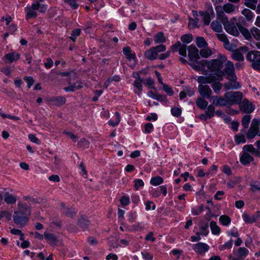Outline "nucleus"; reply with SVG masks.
<instances>
[{
  "mask_svg": "<svg viewBox=\"0 0 260 260\" xmlns=\"http://www.w3.org/2000/svg\"><path fill=\"white\" fill-rule=\"evenodd\" d=\"M30 214V206L25 203L19 202L17 210L14 211L13 216L14 223L20 227L24 226L28 222Z\"/></svg>",
  "mask_w": 260,
  "mask_h": 260,
  "instance_id": "obj_1",
  "label": "nucleus"
},
{
  "mask_svg": "<svg viewBox=\"0 0 260 260\" xmlns=\"http://www.w3.org/2000/svg\"><path fill=\"white\" fill-rule=\"evenodd\" d=\"M226 60L225 56L219 54L216 59H211L209 61L208 69L212 72H215L214 74L217 77L218 81H221L224 75L223 71L221 69L223 67V64Z\"/></svg>",
  "mask_w": 260,
  "mask_h": 260,
  "instance_id": "obj_2",
  "label": "nucleus"
},
{
  "mask_svg": "<svg viewBox=\"0 0 260 260\" xmlns=\"http://www.w3.org/2000/svg\"><path fill=\"white\" fill-rule=\"evenodd\" d=\"M47 8V6L45 4H41L39 3H33L30 7L27 6L25 8L26 19L28 20L36 18L37 16L36 10H39L41 13H44L46 11Z\"/></svg>",
  "mask_w": 260,
  "mask_h": 260,
  "instance_id": "obj_3",
  "label": "nucleus"
},
{
  "mask_svg": "<svg viewBox=\"0 0 260 260\" xmlns=\"http://www.w3.org/2000/svg\"><path fill=\"white\" fill-rule=\"evenodd\" d=\"M219 19L221 20L228 33L234 36H238L239 35V29L235 25V23L237 22V19L235 17L232 18L230 20H229L228 17Z\"/></svg>",
  "mask_w": 260,
  "mask_h": 260,
  "instance_id": "obj_4",
  "label": "nucleus"
},
{
  "mask_svg": "<svg viewBox=\"0 0 260 260\" xmlns=\"http://www.w3.org/2000/svg\"><path fill=\"white\" fill-rule=\"evenodd\" d=\"M236 7L231 3H227L221 6H216L215 10L218 19H222L228 17L225 13L230 14L235 11Z\"/></svg>",
  "mask_w": 260,
  "mask_h": 260,
  "instance_id": "obj_5",
  "label": "nucleus"
},
{
  "mask_svg": "<svg viewBox=\"0 0 260 260\" xmlns=\"http://www.w3.org/2000/svg\"><path fill=\"white\" fill-rule=\"evenodd\" d=\"M225 93L229 106L239 104L243 96V93L240 91H228Z\"/></svg>",
  "mask_w": 260,
  "mask_h": 260,
  "instance_id": "obj_6",
  "label": "nucleus"
},
{
  "mask_svg": "<svg viewBox=\"0 0 260 260\" xmlns=\"http://www.w3.org/2000/svg\"><path fill=\"white\" fill-rule=\"evenodd\" d=\"M248 60L251 62V67L254 70H260V52L251 51L246 56Z\"/></svg>",
  "mask_w": 260,
  "mask_h": 260,
  "instance_id": "obj_7",
  "label": "nucleus"
},
{
  "mask_svg": "<svg viewBox=\"0 0 260 260\" xmlns=\"http://www.w3.org/2000/svg\"><path fill=\"white\" fill-rule=\"evenodd\" d=\"M239 105L240 109L245 113H251L255 109V106L247 99H244L241 101Z\"/></svg>",
  "mask_w": 260,
  "mask_h": 260,
  "instance_id": "obj_8",
  "label": "nucleus"
},
{
  "mask_svg": "<svg viewBox=\"0 0 260 260\" xmlns=\"http://www.w3.org/2000/svg\"><path fill=\"white\" fill-rule=\"evenodd\" d=\"M248 49L246 47H240L238 49L235 50L232 55V57L235 60L242 61L244 60L243 54L247 52Z\"/></svg>",
  "mask_w": 260,
  "mask_h": 260,
  "instance_id": "obj_9",
  "label": "nucleus"
},
{
  "mask_svg": "<svg viewBox=\"0 0 260 260\" xmlns=\"http://www.w3.org/2000/svg\"><path fill=\"white\" fill-rule=\"evenodd\" d=\"M20 54L15 51H11L8 53H6L3 57V59L6 63H12L16 62L20 59Z\"/></svg>",
  "mask_w": 260,
  "mask_h": 260,
  "instance_id": "obj_10",
  "label": "nucleus"
},
{
  "mask_svg": "<svg viewBox=\"0 0 260 260\" xmlns=\"http://www.w3.org/2000/svg\"><path fill=\"white\" fill-rule=\"evenodd\" d=\"M186 45L182 44L180 42L178 41L176 44L172 46L171 50L173 52L178 51L180 55L186 56Z\"/></svg>",
  "mask_w": 260,
  "mask_h": 260,
  "instance_id": "obj_11",
  "label": "nucleus"
},
{
  "mask_svg": "<svg viewBox=\"0 0 260 260\" xmlns=\"http://www.w3.org/2000/svg\"><path fill=\"white\" fill-rule=\"evenodd\" d=\"M229 81L224 84V87L226 90L238 89L241 88V86L240 83L236 81L237 78L234 79L231 77H226Z\"/></svg>",
  "mask_w": 260,
  "mask_h": 260,
  "instance_id": "obj_12",
  "label": "nucleus"
},
{
  "mask_svg": "<svg viewBox=\"0 0 260 260\" xmlns=\"http://www.w3.org/2000/svg\"><path fill=\"white\" fill-rule=\"evenodd\" d=\"M198 82L203 85L209 84L215 81H218L217 77L213 73L209 74L207 76H199L197 79Z\"/></svg>",
  "mask_w": 260,
  "mask_h": 260,
  "instance_id": "obj_13",
  "label": "nucleus"
},
{
  "mask_svg": "<svg viewBox=\"0 0 260 260\" xmlns=\"http://www.w3.org/2000/svg\"><path fill=\"white\" fill-rule=\"evenodd\" d=\"M224 72L226 74V77H231V79L237 78L235 74V68L234 64L231 61H228L225 64Z\"/></svg>",
  "mask_w": 260,
  "mask_h": 260,
  "instance_id": "obj_14",
  "label": "nucleus"
},
{
  "mask_svg": "<svg viewBox=\"0 0 260 260\" xmlns=\"http://www.w3.org/2000/svg\"><path fill=\"white\" fill-rule=\"evenodd\" d=\"M242 218L245 222L248 223H254L258 219H260V212L258 211L254 214L251 215L244 213L242 215Z\"/></svg>",
  "mask_w": 260,
  "mask_h": 260,
  "instance_id": "obj_15",
  "label": "nucleus"
},
{
  "mask_svg": "<svg viewBox=\"0 0 260 260\" xmlns=\"http://www.w3.org/2000/svg\"><path fill=\"white\" fill-rule=\"evenodd\" d=\"M188 54L190 61L198 60L200 58L199 50L194 45H191L188 48Z\"/></svg>",
  "mask_w": 260,
  "mask_h": 260,
  "instance_id": "obj_16",
  "label": "nucleus"
},
{
  "mask_svg": "<svg viewBox=\"0 0 260 260\" xmlns=\"http://www.w3.org/2000/svg\"><path fill=\"white\" fill-rule=\"evenodd\" d=\"M198 91L200 95L205 98H210L212 91L208 85H203L200 84L198 87Z\"/></svg>",
  "mask_w": 260,
  "mask_h": 260,
  "instance_id": "obj_17",
  "label": "nucleus"
},
{
  "mask_svg": "<svg viewBox=\"0 0 260 260\" xmlns=\"http://www.w3.org/2000/svg\"><path fill=\"white\" fill-rule=\"evenodd\" d=\"M249 250L245 247H240L237 251H233V254L236 256L237 259L239 260H244V259L248 255Z\"/></svg>",
  "mask_w": 260,
  "mask_h": 260,
  "instance_id": "obj_18",
  "label": "nucleus"
},
{
  "mask_svg": "<svg viewBox=\"0 0 260 260\" xmlns=\"http://www.w3.org/2000/svg\"><path fill=\"white\" fill-rule=\"evenodd\" d=\"M213 104L216 106H229L228 101L226 100L225 93L223 96H215L213 101Z\"/></svg>",
  "mask_w": 260,
  "mask_h": 260,
  "instance_id": "obj_19",
  "label": "nucleus"
},
{
  "mask_svg": "<svg viewBox=\"0 0 260 260\" xmlns=\"http://www.w3.org/2000/svg\"><path fill=\"white\" fill-rule=\"evenodd\" d=\"M209 246L204 243H198L194 245L193 249L198 253H202L209 250Z\"/></svg>",
  "mask_w": 260,
  "mask_h": 260,
  "instance_id": "obj_20",
  "label": "nucleus"
},
{
  "mask_svg": "<svg viewBox=\"0 0 260 260\" xmlns=\"http://www.w3.org/2000/svg\"><path fill=\"white\" fill-rule=\"evenodd\" d=\"M53 105L56 106H61L66 103V99L63 96H54L49 100Z\"/></svg>",
  "mask_w": 260,
  "mask_h": 260,
  "instance_id": "obj_21",
  "label": "nucleus"
},
{
  "mask_svg": "<svg viewBox=\"0 0 260 260\" xmlns=\"http://www.w3.org/2000/svg\"><path fill=\"white\" fill-rule=\"evenodd\" d=\"M44 236L51 245L54 246L56 244L57 239L54 234L46 232L44 234Z\"/></svg>",
  "mask_w": 260,
  "mask_h": 260,
  "instance_id": "obj_22",
  "label": "nucleus"
},
{
  "mask_svg": "<svg viewBox=\"0 0 260 260\" xmlns=\"http://www.w3.org/2000/svg\"><path fill=\"white\" fill-rule=\"evenodd\" d=\"M143 79L140 77L139 75H138L137 79L134 82L133 85L137 88V90L134 91V92L140 95L142 90V85Z\"/></svg>",
  "mask_w": 260,
  "mask_h": 260,
  "instance_id": "obj_23",
  "label": "nucleus"
},
{
  "mask_svg": "<svg viewBox=\"0 0 260 260\" xmlns=\"http://www.w3.org/2000/svg\"><path fill=\"white\" fill-rule=\"evenodd\" d=\"M253 160V157L246 152H244L240 157V161L244 165H246Z\"/></svg>",
  "mask_w": 260,
  "mask_h": 260,
  "instance_id": "obj_24",
  "label": "nucleus"
},
{
  "mask_svg": "<svg viewBox=\"0 0 260 260\" xmlns=\"http://www.w3.org/2000/svg\"><path fill=\"white\" fill-rule=\"evenodd\" d=\"M61 206L62 212L66 216L73 217L76 214V212L74 210L71 208L66 207L64 203H61Z\"/></svg>",
  "mask_w": 260,
  "mask_h": 260,
  "instance_id": "obj_25",
  "label": "nucleus"
},
{
  "mask_svg": "<svg viewBox=\"0 0 260 260\" xmlns=\"http://www.w3.org/2000/svg\"><path fill=\"white\" fill-rule=\"evenodd\" d=\"M83 87L82 83L81 81H78L75 84L71 85L68 87H66L63 89L66 91H74L76 89H80Z\"/></svg>",
  "mask_w": 260,
  "mask_h": 260,
  "instance_id": "obj_26",
  "label": "nucleus"
},
{
  "mask_svg": "<svg viewBox=\"0 0 260 260\" xmlns=\"http://www.w3.org/2000/svg\"><path fill=\"white\" fill-rule=\"evenodd\" d=\"M157 55H158L156 53V51L153 47L151 48L149 50L145 52V56L146 57L151 60L155 59Z\"/></svg>",
  "mask_w": 260,
  "mask_h": 260,
  "instance_id": "obj_27",
  "label": "nucleus"
},
{
  "mask_svg": "<svg viewBox=\"0 0 260 260\" xmlns=\"http://www.w3.org/2000/svg\"><path fill=\"white\" fill-rule=\"evenodd\" d=\"M259 132L256 128L252 127V125L251 124L247 133V138L248 139H253L256 135L259 136Z\"/></svg>",
  "mask_w": 260,
  "mask_h": 260,
  "instance_id": "obj_28",
  "label": "nucleus"
},
{
  "mask_svg": "<svg viewBox=\"0 0 260 260\" xmlns=\"http://www.w3.org/2000/svg\"><path fill=\"white\" fill-rule=\"evenodd\" d=\"M210 226L212 233L213 235H218L220 233V228L217 225L215 221L212 220L210 223Z\"/></svg>",
  "mask_w": 260,
  "mask_h": 260,
  "instance_id": "obj_29",
  "label": "nucleus"
},
{
  "mask_svg": "<svg viewBox=\"0 0 260 260\" xmlns=\"http://www.w3.org/2000/svg\"><path fill=\"white\" fill-rule=\"evenodd\" d=\"M5 201L8 204H13L16 202L17 198L12 194L6 192L5 194Z\"/></svg>",
  "mask_w": 260,
  "mask_h": 260,
  "instance_id": "obj_30",
  "label": "nucleus"
},
{
  "mask_svg": "<svg viewBox=\"0 0 260 260\" xmlns=\"http://www.w3.org/2000/svg\"><path fill=\"white\" fill-rule=\"evenodd\" d=\"M89 221L85 217H81L78 221L79 226L84 229H87L89 225Z\"/></svg>",
  "mask_w": 260,
  "mask_h": 260,
  "instance_id": "obj_31",
  "label": "nucleus"
},
{
  "mask_svg": "<svg viewBox=\"0 0 260 260\" xmlns=\"http://www.w3.org/2000/svg\"><path fill=\"white\" fill-rule=\"evenodd\" d=\"M198 107L201 109H205L208 107V103L202 98H198L196 100Z\"/></svg>",
  "mask_w": 260,
  "mask_h": 260,
  "instance_id": "obj_32",
  "label": "nucleus"
},
{
  "mask_svg": "<svg viewBox=\"0 0 260 260\" xmlns=\"http://www.w3.org/2000/svg\"><path fill=\"white\" fill-rule=\"evenodd\" d=\"M243 150L245 151L250 152L257 156H259L260 153L259 151L255 149L252 145H247L243 147Z\"/></svg>",
  "mask_w": 260,
  "mask_h": 260,
  "instance_id": "obj_33",
  "label": "nucleus"
},
{
  "mask_svg": "<svg viewBox=\"0 0 260 260\" xmlns=\"http://www.w3.org/2000/svg\"><path fill=\"white\" fill-rule=\"evenodd\" d=\"M242 14L245 16L247 21H251L253 18V13L248 9H244L242 11Z\"/></svg>",
  "mask_w": 260,
  "mask_h": 260,
  "instance_id": "obj_34",
  "label": "nucleus"
},
{
  "mask_svg": "<svg viewBox=\"0 0 260 260\" xmlns=\"http://www.w3.org/2000/svg\"><path fill=\"white\" fill-rule=\"evenodd\" d=\"M211 27L215 32H220L222 29L221 25L217 20L213 21L211 23Z\"/></svg>",
  "mask_w": 260,
  "mask_h": 260,
  "instance_id": "obj_35",
  "label": "nucleus"
},
{
  "mask_svg": "<svg viewBox=\"0 0 260 260\" xmlns=\"http://www.w3.org/2000/svg\"><path fill=\"white\" fill-rule=\"evenodd\" d=\"M257 3V0H244V5L252 10H255Z\"/></svg>",
  "mask_w": 260,
  "mask_h": 260,
  "instance_id": "obj_36",
  "label": "nucleus"
},
{
  "mask_svg": "<svg viewBox=\"0 0 260 260\" xmlns=\"http://www.w3.org/2000/svg\"><path fill=\"white\" fill-rule=\"evenodd\" d=\"M154 40L156 43H160L165 42L166 39L164 33L159 32L154 36Z\"/></svg>",
  "mask_w": 260,
  "mask_h": 260,
  "instance_id": "obj_37",
  "label": "nucleus"
},
{
  "mask_svg": "<svg viewBox=\"0 0 260 260\" xmlns=\"http://www.w3.org/2000/svg\"><path fill=\"white\" fill-rule=\"evenodd\" d=\"M164 179L160 176H156L151 178L150 183L152 185L157 186L161 184L163 182Z\"/></svg>",
  "mask_w": 260,
  "mask_h": 260,
  "instance_id": "obj_38",
  "label": "nucleus"
},
{
  "mask_svg": "<svg viewBox=\"0 0 260 260\" xmlns=\"http://www.w3.org/2000/svg\"><path fill=\"white\" fill-rule=\"evenodd\" d=\"M219 219L220 222L224 226L228 225L231 221V218L226 215L220 216Z\"/></svg>",
  "mask_w": 260,
  "mask_h": 260,
  "instance_id": "obj_39",
  "label": "nucleus"
},
{
  "mask_svg": "<svg viewBox=\"0 0 260 260\" xmlns=\"http://www.w3.org/2000/svg\"><path fill=\"white\" fill-rule=\"evenodd\" d=\"M201 16L203 17V20L205 25H209L210 22L211 17L209 14H207V12L200 11L199 12Z\"/></svg>",
  "mask_w": 260,
  "mask_h": 260,
  "instance_id": "obj_40",
  "label": "nucleus"
},
{
  "mask_svg": "<svg viewBox=\"0 0 260 260\" xmlns=\"http://www.w3.org/2000/svg\"><path fill=\"white\" fill-rule=\"evenodd\" d=\"M200 54L202 57L207 58L212 55V52L209 48H205L200 50Z\"/></svg>",
  "mask_w": 260,
  "mask_h": 260,
  "instance_id": "obj_41",
  "label": "nucleus"
},
{
  "mask_svg": "<svg viewBox=\"0 0 260 260\" xmlns=\"http://www.w3.org/2000/svg\"><path fill=\"white\" fill-rule=\"evenodd\" d=\"M197 45L199 48L205 47L207 46V43L203 37H197L196 41Z\"/></svg>",
  "mask_w": 260,
  "mask_h": 260,
  "instance_id": "obj_42",
  "label": "nucleus"
},
{
  "mask_svg": "<svg viewBox=\"0 0 260 260\" xmlns=\"http://www.w3.org/2000/svg\"><path fill=\"white\" fill-rule=\"evenodd\" d=\"M207 110L205 113L208 116L209 118H211L214 116L215 107L213 105H210L207 107Z\"/></svg>",
  "mask_w": 260,
  "mask_h": 260,
  "instance_id": "obj_43",
  "label": "nucleus"
},
{
  "mask_svg": "<svg viewBox=\"0 0 260 260\" xmlns=\"http://www.w3.org/2000/svg\"><path fill=\"white\" fill-rule=\"evenodd\" d=\"M250 119L251 116L249 115H245L243 117L242 119V125L245 128H247L248 127Z\"/></svg>",
  "mask_w": 260,
  "mask_h": 260,
  "instance_id": "obj_44",
  "label": "nucleus"
},
{
  "mask_svg": "<svg viewBox=\"0 0 260 260\" xmlns=\"http://www.w3.org/2000/svg\"><path fill=\"white\" fill-rule=\"evenodd\" d=\"M212 83V87L214 90V92L216 93H219L222 88V84L219 82L215 81Z\"/></svg>",
  "mask_w": 260,
  "mask_h": 260,
  "instance_id": "obj_45",
  "label": "nucleus"
},
{
  "mask_svg": "<svg viewBox=\"0 0 260 260\" xmlns=\"http://www.w3.org/2000/svg\"><path fill=\"white\" fill-rule=\"evenodd\" d=\"M239 30L246 39H249L251 38V33L247 28H245L243 26H239Z\"/></svg>",
  "mask_w": 260,
  "mask_h": 260,
  "instance_id": "obj_46",
  "label": "nucleus"
},
{
  "mask_svg": "<svg viewBox=\"0 0 260 260\" xmlns=\"http://www.w3.org/2000/svg\"><path fill=\"white\" fill-rule=\"evenodd\" d=\"M251 32L256 40L260 41V30L259 29L253 27L251 29Z\"/></svg>",
  "mask_w": 260,
  "mask_h": 260,
  "instance_id": "obj_47",
  "label": "nucleus"
},
{
  "mask_svg": "<svg viewBox=\"0 0 260 260\" xmlns=\"http://www.w3.org/2000/svg\"><path fill=\"white\" fill-rule=\"evenodd\" d=\"M89 142L84 138H82L78 142L80 147L87 148L89 147Z\"/></svg>",
  "mask_w": 260,
  "mask_h": 260,
  "instance_id": "obj_48",
  "label": "nucleus"
},
{
  "mask_svg": "<svg viewBox=\"0 0 260 260\" xmlns=\"http://www.w3.org/2000/svg\"><path fill=\"white\" fill-rule=\"evenodd\" d=\"M115 114L116 116V120L115 121L110 120L109 121V124L112 126L117 125L120 121V114L118 112H116Z\"/></svg>",
  "mask_w": 260,
  "mask_h": 260,
  "instance_id": "obj_49",
  "label": "nucleus"
},
{
  "mask_svg": "<svg viewBox=\"0 0 260 260\" xmlns=\"http://www.w3.org/2000/svg\"><path fill=\"white\" fill-rule=\"evenodd\" d=\"M191 62L189 63V66H190L194 70L197 71H199L201 70V66L200 65L197 60L190 61Z\"/></svg>",
  "mask_w": 260,
  "mask_h": 260,
  "instance_id": "obj_50",
  "label": "nucleus"
},
{
  "mask_svg": "<svg viewBox=\"0 0 260 260\" xmlns=\"http://www.w3.org/2000/svg\"><path fill=\"white\" fill-rule=\"evenodd\" d=\"M199 19H193L192 18H189V22L188 23V27L189 28L193 29L198 27V23L199 22Z\"/></svg>",
  "mask_w": 260,
  "mask_h": 260,
  "instance_id": "obj_51",
  "label": "nucleus"
},
{
  "mask_svg": "<svg viewBox=\"0 0 260 260\" xmlns=\"http://www.w3.org/2000/svg\"><path fill=\"white\" fill-rule=\"evenodd\" d=\"M233 246V242L232 240H229L226 242L224 244L220 245L219 247L220 250H224L225 249H231Z\"/></svg>",
  "mask_w": 260,
  "mask_h": 260,
  "instance_id": "obj_52",
  "label": "nucleus"
},
{
  "mask_svg": "<svg viewBox=\"0 0 260 260\" xmlns=\"http://www.w3.org/2000/svg\"><path fill=\"white\" fill-rule=\"evenodd\" d=\"M81 30L80 29H76L72 31L71 36L70 38L74 42L76 41V38L77 36H79L80 34Z\"/></svg>",
  "mask_w": 260,
  "mask_h": 260,
  "instance_id": "obj_53",
  "label": "nucleus"
},
{
  "mask_svg": "<svg viewBox=\"0 0 260 260\" xmlns=\"http://www.w3.org/2000/svg\"><path fill=\"white\" fill-rule=\"evenodd\" d=\"M250 190L252 192L260 190V184L259 183L251 182L250 183Z\"/></svg>",
  "mask_w": 260,
  "mask_h": 260,
  "instance_id": "obj_54",
  "label": "nucleus"
},
{
  "mask_svg": "<svg viewBox=\"0 0 260 260\" xmlns=\"http://www.w3.org/2000/svg\"><path fill=\"white\" fill-rule=\"evenodd\" d=\"M181 40L184 43H189L192 40V35L189 34L183 35Z\"/></svg>",
  "mask_w": 260,
  "mask_h": 260,
  "instance_id": "obj_55",
  "label": "nucleus"
},
{
  "mask_svg": "<svg viewBox=\"0 0 260 260\" xmlns=\"http://www.w3.org/2000/svg\"><path fill=\"white\" fill-rule=\"evenodd\" d=\"M1 71L7 76H10L12 73V70L9 66H6L1 68Z\"/></svg>",
  "mask_w": 260,
  "mask_h": 260,
  "instance_id": "obj_56",
  "label": "nucleus"
},
{
  "mask_svg": "<svg viewBox=\"0 0 260 260\" xmlns=\"http://www.w3.org/2000/svg\"><path fill=\"white\" fill-rule=\"evenodd\" d=\"M134 187L136 190H138L140 187L143 186L144 183L142 179H136L134 181Z\"/></svg>",
  "mask_w": 260,
  "mask_h": 260,
  "instance_id": "obj_57",
  "label": "nucleus"
},
{
  "mask_svg": "<svg viewBox=\"0 0 260 260\" xmlns=\"http://www.w3.org/2000/svg\"><path fill=\"white\" fill-rule=\"evenodd\" d=\"M64 2L74 9H76L78 7L77 0H64Z\"/></svg>",
  "mask_w": 260,
  "mask_h": 260,
  "instance_id": "obj_58",
  "label": "nucleus"
},
{
  "mask_svg": "<svg viewBox=\"0 0 260 260\" xmlns=\"http://www.w3.org/2000/svg\"><path fill=\"white\" fill-rule=\"evenodd\" d=\"M224 47L226 49L232 52H233L236 49L235 46L230 43L229 40L224 43Z\"/></svg>",
  "mask_w": 260,
  "mask_h": 260,
  "instance_id": "obj_59",
  "label": "nucleus"
},
{
  "mask_svg": "<svg viewBox=\"0 0 260 260\" xmlns=\"http://www.w3.org/2000/svg\"><path fill=\"white\" fill-rule=\"evenodd\" d=\"M235 141L237 143V144H239L241 143H245L246 142V139L245 138L244 136L243 135H237L235 136Z\"/></svg>",
  "mask_w": 260,
  "mask_h": 260,
  "instance_id": "obj_60",
  "label": "nucleus"
},
{
  "mask_svg": "<svg viewBox=\"0 0 260 260\" xmlns=\"http://www.w3.org/2000/svg\"><path fill=\"white\" fill-rule=\"evenodd\" d=\"M204 210V207L203 205H201L199 207L198 209H196L194 208H192L191 210V212L193 215H199L201 213H202Z\"/></svg>",
  "mask_w": 260,
  "mask_h": 260,
  "instance_id": "obj_61",
  "label": "nucleus"
},
{
  "mask_svg": "<svg viewBox=\"0 0 260 260\" xmlns=\"http://www.w3.org/2000/svg\"><path fill=\"white\" fill-rule=\"evenodd\" d=\"M251 124L252 125V127L256 128L259 131L260 118H254L252 120Z\"/></svg>",
  "mask_w": 260,
  "mask_h": 260,
  "instance_id": "obj_62",
  "label": "nucleus"
},
{
  "mask_svg": "<svg viewBox=\"0 0 260 260\" xmlns=\"http://www.w3.org/2000/svg\"><path fill=\"white\" fill-rule=\"evenodd\" d=\"M183 90L184 91L185 93H186V95H188L189 96H191L192 95H193L194 94V90L189 87H184V88H183Z\"/></svg>",
  "mask_w": 260,
  "mask_h": 260,
  "instance_id": "obj_63",
  "label": "nucleus"
},
{
  "mask_svg": "<svg viewBox=\"0 0 260 260\" xmlns=\"http://www.w3.org/2000/svg\"><path fill=\"white\" fill-rule=\"evenodd\" d=\"M171 113L173 116L178 117L181 113V110L180 108L174 107L171 109Z\"/></svg>",
  "mask_w": 260,
  "mask_h": 260,
  "instance_id": "obj_64",
  "label": "nucleus"
}]
</instances>
